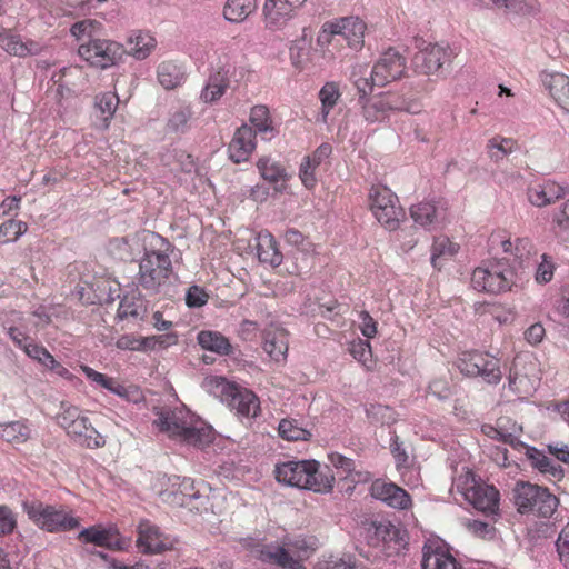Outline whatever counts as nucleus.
<instances>
[{"instance_id": "f257e3e1", "label": "nucleus", "mask_w": 569, "mask_h": 569, "mask_svg": "<svg viewBox=\"0 0 569 569\" xmlns=\"http://www.w3.org/2000/svg\"><path fill=\"white\" fill-rule=\"evenodd\" d=\"M154 413L157 419L153 425L161 432L168 433L170 438L184 445L203 448L213 440L212 428L192 426L186 410L154 408Z\"/></svg>"}, {"instance_id": "f03ea898", "label": "nucleus", "mask_w": 569, "mask_h": 569, "mask_svg": "<svg viewBox=\"0 0 569 569\" xmlns=\"http://www.w3.org/2000/svg\"><path fill=\"white\" fill-rule=\"evenodd\" d=\"M159 240L166 249L146 251L139 262L138 283L150 293L163 292L168 284L177 280L167 252L171 243L163 237H159Z\"/></svg>"}, {"instance_id": "7ed1b4c3", "label": "nucleus", "mask_w": 569, "mask_h": 569, "mask_svg": "<svg viewBox=\"0 0 569 569\" xmlns=\"http://www.w3.org/2000/svg\"><path fill=\"white\" fill-rule=\"evenodd\" d=\"M207 392L227 403L237 415L244 418H256L260 412V400L257 395L224 377H208L203 381Z\"/></svg>"}, {"instance_id": "20e7f679", "label": "nucleus", "mask_w": 569, "mask_h": 569, "mask_svg": "<svg viewBox=\"0 0 569 569\" xmlns=\"http://www.w3.org/2000/svg\"><path fill=\"white\" fill-rule=\"evenodd\" d=\"M517 510L549 519L559 506V499L546 487L529 481H517L512 490Z\"/></svg>"}, {"instance_id": "39448f33", "label": "nucleus", "mask_w": 569, "mask_h": 569, "mask_svg": "<svg viewBox=\"0 0 569 569\" xmlns=\"http://www.w3.org/2000/svg\"><path fill=\"white\" fill-rule=\"evenodd\" d=\"M28 518L40 529L48 532H66L79 527V519L67 512L62 506H52L39 500L22 502Z\"/></svg>"}, {"instance_id": "423d86ee", "label": "nucleus", "mask_w": 569, "mask_h": 569, "mask_svg": "<svg viewBox=\"0 0 569 569\" xmlns=\"http://www.w3.org/2000/svg\"><path fill=\"white\" fill-rule=\"evenodd\" d=\"M516 280V266H510L505 258L491 262L487 267H478L471 274L473 289L492 295L511 290Z\"/></svg>"}, {"instance_id": "0eeeda50", "label": "nucleus", "mask_w": 569, "mask_h": 569, "mask_svg": "<svg viewBox=\"0 0 569 569\" xmlns=\"http://www.w3.org/2000/svg\"><path fill=\"white\" fill-rule=\"evenodd\" d=\"M457 490L475 509L492 515L499 509V491L492 485L480 482L470 471L456 481Z\"/></svg>"}, {"instance_id": "6e6552de", "label": "nucleus", "mask_w": 569, "mask_h": 569, "mask_svg": "<svg viewBox=\"0 0 569 569\" xmlns=\"http://www.w3.org/2000/svg\"><path fill=\"white\" fill-rule=\"evenodd\" d=\"M456 366L463 376L481 378L488 385H498L503 375L498 358L476 350L462 352Z\"/></svg>"}, {"instance_id": "1a4fd4ad", "label": "nucleus", "mask_w": 569, "mask_h": 569, "mask_svg": "<svg viewBox=\"0 0 569 569\" xmlns=\"http://www.w3.org/2000/svg\"><path fill=\"white\" fill-rule=\"evenodd\" d=\"M369 206L378 222L387 230L399 228L405 217L403 209L399 206L398 197L386 186H372L369 192Z\"/></svg>"}, {"instance_id": "9d476101", "label": "nucleus", "mask_w": 569, "mask_h": 569, "mask_svg": "<svg viewBox=\"0 0 569 569\" xmlns=\"http://www.w3.org/2000/svg\"><path fill=\"white\" fill-rule=\"evenodd\" d=\"M127 50L123 44L110 39H89L79 49V56L90 66L107 69L119 63Z\"/></svg>"}, {"instance_id": "9b49d317", "label": "nucleus", "mask_w": 569, "mask_h": 569, "mask_svg": "<svg viewBox=\"0 0 569 569\" xmlns=\"http://www.w3.org/2000/svg\"><path fill=\"white\" fill-rule=\"evenodd\" d=\"M453 58V51L448 44L429 43L421 48L412 57L413 71L423 76L441 72L449 66Z\"/></svg>"}, {"instance_id": "f8f14e48", "label": "nucleus", "mask_w": 569, "mask_h": 569, "mask_svg": "<svg viewBox=\"0 0 569 569\" xmlns=\"http://www.w3.org/2000/svg\"><path fill=\"white\" fill-rule=\"evenodd\" d=\"M407 58L393 48L385 51L371 69V80L377 87L399 80L406 73Z\"/></svg>"}, {"instance_id": "ddd939ff", "label": "nucleus", "mask_w": 569, "mask_h": 569, "mask_svg": "<svg viewBox=\"0 0 569 569\" xmlns=\"http://www.w3.org/2000/svg\"><path fill=\"white\" fill-rule=\"evenodd\" d=\"M421 569H462V567L445 540L430 537L423 542Z\"/></svg>"}, {"instance_id": "4468645a", "label": "nucleus", "mask_w": 569, "mask_h": 569, "mask_svg": "<svg viewBox=\"0 0 569 569\" xmlns=\"http://www.w3.org/2000/svg\"><path fill=\"white\" fill-rule=\"evenodd\" d=\"M137 532V546L142 553H162L173 549L176 540L164 536L150 520H140Z\"/></svg>"}, {"instance_id": "2eb2a0df", "label": "nucleus", "mask_w": 569, "mask_h": 569, "mask_svg": "<svg viewBox=\"0 0 569 569\" xmlns=\"http://www.w3.org/2000/svg\"><path fill=\"white\" fill-rule=\"evenodd\" d=\"M307 0H266L262 13L269 29H280Z\"/></svg>"}, {"instance_id": "dca6fc26", "label": "nucleus", "mask_w": 569, "mask_h": 569, "mask_svg": "<svg viewBox=\"0 0 569 569\" xmlns=\"http://www.w3.org/2000/svg\"><path fill=\"white\" fill-rule=\"evenodd\" d=\"M256 137L253 128L248 123L239 127L228 146L230 160L234 163L246 162L256 150Z\"/></svg>"}, {"instance_id": "f3484780", "label": "nucleus", "mask_w": 569, "mask_h": 569, "mask_svg": "<svg viewBox=\"0 0 569 569\" xmlns=\"http://www.w3.org/2000/svg\"><path fill=\"white\" fill-rule=\"evenodd\" d=\"M370 493L375 499L381 500L395 509L403 510L411 505L409 493L392 482L376 480L371 485Z\"/></svg>"}, {"instance_id": "a211bd4d", "label": "nucleus", "mask_w": 569, "mask_h": 569, "mask_svg": "<svg viewBox=\"0 0 569 569\" xmlns=\"http://www.w3.org/2000/svg\"><path fill=\"white\" fill-rule=\"evenodd\" d=\"M540 81L553 101L569 113V77L560 72L542 71Z\"/></svg>"}, {"instance_id": "6ab92c4d", "label": "nucleus", "mask_w": 569, "mask_h": 569, "mask_svg": "<svg viewBox=\"0 0 569 569\" xmlns=\"http://www.w3.org/2000/svg\"><path fill=\"white\" fill-rule=\"evenodd\" d=\"M410 216L416 224L432 231L441 227L445 220V209L433 201H422L411 206Z\"/></svg>"}, {"instance_id": "aec40b11", "label": "nucleus", "mask_w": 569, "mask_h": 569, "mask_svg": "<svg viewBox=\"0 0 569 569\" xmlns=\"http://www.w3.org/2000/svg\"><path fill=\"white\" fill-rule=\"evenodd\" d=\"M173 502L188 508L190 511H201L206 509L208 497L200 492L196 487L194 480L183 478L179 483L178 490L173 492Z\"/></svg>"}, {"instance_id": "412c9836", "label": "nucleus", "mask_w": 569, "mask_h": 569, "mask_svg": "<svg viewBox=\"0 0 569 569\" xmlns=\"http://www.w3.org/2000/svg\"><path fill=\"white\" fill-rule=\"evenodd\" d=\"M308 467L309 460H289L278 463L274 468L276 480L289 487L303 489Z\"/></svg>"}, {"instance_id": "4be33fe9", "label": "nucleus", "mask_w": 569, "mask_h": 569, "mask_svg": "<svg viewBox=\"0 0 569 569\" xmlns=\"http://www.w3.org/2000/svg\"><path fill=\"white\" fill-rule=\"evenodd\" d=\"M303 489L318 493H328L333 489L335 476L328 467H321L316 460H309L308 476H306Z\"/></svg>"}, {"instance_id": "5701e85b", "label": "nucleus", "mask_w": 569, "mask_h": 569, "mask_svg": "<svg viewBox=\"0 0 569 569\" xmlns=\"http://www.w3.org/2000/svg\"><path fill=\"white\" fill-rule=\"evenodd\" d=\"M67 435L74 443L89 449L102 448L106 445L104 437L97 431L88 417L76 422Z\"/></svg>"}, {"instance_id": "b1692460", "label": "nucleus", "mask_w": 569, "mask_h": 569, "mask_svg": "<svg viewBox=\"0 0 569 569\" xmlns=\"http://www.w3.org/2000/svg\"><path fill=\"white\" fill-rule=\"evenodd\" d=\"M258 559L283 569H305L300 560L293 558L283 546L278 543L263 545L258 550Z\"/></svg>"}, {"instance_id": "393cba45", "label": "nucleus", "mask_w": 569, "mask_h": 569, "mask_svg": "<svg viewBox=\"0 0 569 569\" xmlns=\"http://www.w3.org/2000/svg\"><path fill=\"white\" fill-rule=\"evenodd\" d=\"M78 538L84 543H92L97 547H106L112 550L122 549L117 531L112 528L91 526L82 529Z\"/></svg>"}, {"instance_id": "a878e982", "label": "nucleus", "mask_w": 569, "mask_h": 569, "mask_svg": "<svg viewBox=\"0 0 569 569\" xmlns=\"http://www.w3.org/2000/svg\"><path fill=\"white\" fill-rule=\"evenodd\" d=\"M0 46L9 54L19 58L36 56L41 51L38 42L32 40L23 41L19 34L7 30L0 32Z\"/></svg>"}, {"instance_id": "bb28decb", "label": "nucleus", "mask_w": 569, "mask_h": 569, "mask_svg": "<svg viewBox=\"0 0 569 569\" xmlns=\"http://www.w3.org/2000/svg\"><path fill=\"white\" fill-rule=\"evenodd\" d=\"M257 169L261 178L272 186L276 193L286 189L288 173L279 162L269 157H262L257 161Z\"/></svg>"}, {"instance_id": "cd10ccee", "label": "nucleus", "mask_w": 569, "mask_h": 569, "mask_svg": "<svg viewBox=\"0 0 569 569\" xmlns=\"http://www.w3.org/2000/svg\"><path fill=\"white\" fill-rule=\"evenodd\" d=\"M257 256L261 263L272 268L282 263L283 256L279 250L274 237L267 230L260 231L257 236Z\"/></svg>"}, {"instance_id": "c85d7f7f", "label": "nucleus", "mask_w": 569, "mask_h": 569, "mask_svg": "<svg viewBox=\"0 0 569 569\" xmlns=\"http://www.w3.org/2000/svg\"><path fill=\"white\" fill-rule=\"evenodd\" d=\"M399 529L389 520H373L366 529V539L372 547L381 543L396 541L399 538Z\"/></svg>"}, {"instance_id": "c756f323", "label": "nucleus", "mask_w": 569, "mask_h": 569, "mask_svg": "<svg viewBox=\"0 0 569 569\" xmlns=\"http://www.w3.org/2000/svg\"><path fill=\"white\" fill-rule=\"evenodd\" d=\"M566 194L565 188L559 183L548 180L528 190V199L536 207L548 206Z\"/></svg>"}, {"instance_id": "7c9ffc66", "label": "nucleus", "mask_w": 569, "mask_h": 569, "mask_svg": "<svg viewBox=\"0 0 569 569\" xmlns=\"http://www.w3.org/2000/svg\"><path fill=\"white\" fill-rule=\"evenodd\" d=\"M197 342L203 350L219 356H231L234 353V348L229 339L219 331L201 330L197 335Z\"/></svg>"}, {"instance_id": "2f4dec72", "label": "nucleus", "mask_w": 569, "mask_h": 569, "mask_svg": "<svg viewBox=\"0 0 569 569\" xmlns=\"http://www.w3.org/2000/svg\"><path fill=\"white\" fill-rule=\"evenodd\" d=\"M527 459L533 469L553 480H561L565 476L562 467L536 447H527Z\"/></svg>"}, {"instance_id": "473e14b6", "label": "nucleus", "mask_w": 569, "mask_h": 569, "mask_svg": "<svg viewBox=\"0 0 569 569\" xmlns=\"http://www.w3.org/2000/svg\"><path fill=\"white\" fill-rule=\"evenodd\" d=\"M249 121L256 134H260L262 140H271L278 134V130L272 123L269 109L263 104L251 108Z\"/></svg>"}, {"instance_id": "72a5a7b5", "label": "nucleus", "mask_w": 569, "mask_h": 569, "mask_svg": "<svg viewBox=\"0 0 569 569\" xmlns=\"http://www.w3.org/2000/svg\"><path fill=\"white\" fill-rule=\"evenodd\" d=\"M229 83V70L219 68L210 73L207 84L201 91V99L207 103L217 101L224 94Z\"/></svg>"}, {"instance_id": "f704fd0d", "label": "nucleus", "mask_w": 569, "mask_h": 569, "mask_svg": "<svg viewBox=\"0 0 569 569\" xmlns=\"http://www.w3.org/2000/svg\"><path fill=\"white\" fill-rule=\"evenodd\" d=\"M146 315V300L140 295H124L120 300L117 310V318L120 320L130 319L132 321H140L144 319Z\"/></svg>"}, {"instance_id": "c9c22d12", "label": "nucleus", "mask_w": 569, "mask_h": 569, "mask_svg": "<svg viewBox=\"0 0 569 569\" xmlns=\"http://www.w3.org/2000/svg\"><path fill=\"white\" fill-rule=\"evenodd\" d=\"M156 39L142 31L133 32L127 40L126 54H131L137 60H144L156 48Z\"/></svg>"}, {"instance_id": "e433bc0d", "label": "nucleus", "mask_w": 569, "mask_h": 569, "mask_svg": "<svg viewBox=\"0 0 569 569\" xmlns=\"http://www.w3.org/2000/svg\"><path fill=\"white\" fill-rule=\"evenodd\" d=\"M496 8L509 16L529 17L540 11L538 0H489Z\"/></svg>"}, {"instance_id": "4c0bfd02", "label": "nucleus", "mask_w": 569, "mask_h": 569, "mask_svg": "<svg viewBox=\"0 0 569 569\" xmlns=\"http://www.w3.org/2000/svg\"><path fill=\"white\" fill-rule=\"evenodd\" d=\"M157 76L159 83L166 89L171 90L180 86L186 79V72L182 66L173 61H163L158 66Z\"/></svg>"}, {"instance_id": "58836bf2", "label": "nucleus", "mask_w": 569, "mask_h": 569, "mask_svg": "<svg viewBox=\"0 0 569 569\" xmlns=\"http://www.w3.org/2000/svg\"><path fill=\"white\" fill-rule=\"evenodd\" d=\"M258 8L257 0H227L223 8V17L229 22H243Z\"/></svg>"}, {"instance_id": "ea45409f", "label": "nucleus", "mask_w": 569, "mask_h": 569, "mask_svg": "<svg viewBox=\"0 0 569 569\" xmlns=\"http://www.w3.org/2000/svg\"><path fill=\"white\" fill-rule=\"evenodd\" d=\"M361 108V116L368 123L383 122L389 118V112L380 94L358 100Z\"/></svg>"}, {"instance_id": "a19ab883", "label": "nucleus", "mask_w": 569, "mask_h": 569, "mask_svg": "<svg viewBox=\"0 0 569 569\" xmlns=\"http://www.w3.org/2000/svg\"><path fill=\"white\" fill-rule=\"evenodd\" d=\"M119 98L113 92H104L97 94L94 98V108L97 117L101 120V127L108 128L110 120L117 110Z\"/></svg>"}, {"instance_id": "79ce46f5", "label": "nucleus", "mask_w": 569, "mask_h": 569, "mask_svg": "<svg viewBox=\"0 0 569 569\" xmlns=\"http://www.w3.org/2000/svg\"><path fill=\"white\" fill-rule=\"evenodd\" d=\"M501 247L505 253H511L515 257V262L519 267H523L529 260L530 256L535 253V246L529 238H517L515 242L503 240Z\"/></svg>"}, {"instance_id": "37998d69", "label": "nucleus", "mask_w": 569, "mask_h": 569, "mask_svg": "<svg viewBox=\"0 0 569 569\" xmlns=\"http://www.w3.org/2000/svg\"><path fill=\"white\" fill-rule=\"evenodd\" d=\"M387 111L390 112H408L416 114L420 111V106L416 100L406 98L403 94L396 92L380 93Z\"/></svg>"}, {"instance_id": "c03bdc74", "label": "nucleus", "mask_w": 569, "mask_h": 569, "mask_svg": "<svg viewBox=\"0 0 569 569\" xmlns=\"http://www.w3.org/2000/svg\"><path fill=\"white\" fill-rule=\"evenodd\" d=\"M365 31L366 24L361 19L357 17L342 18V37L348 41L349 47H361Z\"/></svg>"}, {"instance_id": "a18cd8bd", "label": "nucleus", "mask_w": 569, "mask_h": 569, "mask_svg": "<svg viewBox=\"0 0 569 569\" xmlns=\"http://www.w3.org/2000/svg\"><path fill=\"white\" fill-rule=\"evenodd\" d=\"M458 250L459 246L451 242L447 237L436 238L431 249L432 267L440 270L442 267L441 260L453 257Z\"/></svg>"}, {"instance_id": "49530a36", "label": "nucleus", "mask_w": 569, "mask_h": 569, "mask_svg": "<svg viewBox=\"0 0 569 569\" xmlns=\"http://www.w3.org/2000/svg\"><path fill=\"white\" fill-rule=\"evenodd\" d=\"M339 86L336 82H326L319 91V99L321 101V118L320 121L327 122V118L333 107L340 99Z\"/></svg>"}, {"instance_id": "de8ad7c7", "label": "nucleus", "mask_w": 569, "mask_h": 569, "mask_svg": "<svg viewBox=\"0 0 569 569\" xmlns=\"http://www.w3.org/2000/svg\"><path fill=\"white\" fill-rule=\"evenodd\" d=\"M30 429L20 421L0 423V438L7 442L21 443L29 439Z\"/></svg>"}, {"instance_id": "09e8293b", "label": "nucleus", "mask_w": 569, "mask_h": 569, "mask_svg": "<svg viewBox=\"0 0 569 569\" xmlns=\"http://www.w3.org/2000/svg\"><path fill=\"white\" fill-rule=\"evenodd\" d=\"M516 144V141L511 138L496 136L487 143L488 156L492 161L498 162L510 154Z\"/></svg>"}, {"instance_id": "8fccbe9b", "label": "nucleus", "mask_w": 569, "mask_h": 569, "mask_svg": "<svg viewBox=\"0 0 569 569\" xmlns=\"http://www.w3.org/2000/svg\"><path fill=\"white\" fill-rule=\"evenodd\" d=\"M279 436L288 441L308 440L311 433L296 419H282L278 427Z\"/></svg>"}, {"instance_id": "3c124183", "label": "nucleus", "mask_w": 569, "mask_h": 569, "mask_svg": "<svg viewBox=\"0 0 569 569\" xmlns=\"http://www.w3.org/2000/svg\"><path fill=\"white\" fill-rule=\"evenodd\" d=\"M263 350L274 361L284 360L288 351V345L284 340L283 333L277 336L276 333H268L263 342Z\"/></svg>"}, {"instance_id": "603ef678", "label": "nucleus", "mask_w": 569, "mask_h": 569, "mask_svg": "<svg viewBox=\"0 0 569 569\" xmlns=\"http://www.w3.org/2000/svg\"><path fill=\"white\" fill-rule=\"evenodd\" d=\"M84 417L86 416L81 415L78 407L68 402H61L60 412L57 415V421L58 425L68 433L76 422H79V420Z\"/></svg>"}, {"instance_id": "864d4df0", "label": "nucleus", "mask_w": 569, "mask_h": 569, "mask_svg": "<svg viewBox=\"0 0 569 569\" xmlns=\"http://www.w3.org/2000/svg\"><path fill=\"white\" fill-rule=\"evenodd\" d=\"M192 111L188 106L176 108L169 116L167 128L171 132H184L188 129V122Z\"/></svg>"}, {"instance_id": "5fc2aeb1", "label": "nucleus", "mask_w": 569, "mask_h": 569, "mask_svg": "<svg viewBox=\"0 0 569 569\" xmlns=\"http://www.w3.org/2000/svg\"><path fill=\"white\" fill-rule=\"evenodd\" d=\"M348 350L350 355L353 357V359H356L366 367H368V365L372 361L371 345L368 340H363L360 338L352 340L349 343Z\"/></svg>"}, {"instance_id": "6e6d98bb", "label": "nucleus", "mask_w": 569, "mask_h": 569, "mask_svg": "<svg viewBox=\"0 0 569 569\" xmlns=\"http://www.w3.org/2000/svg\"><path fill=\"white\" fill-rule=\"evenodd\" d=\"M27 229L26 222L9 219L0 226V237H3L6 241H16Z\"/></svg>"}, {"instance_id": "4d7b16f0", "label": "nucleus", "mask_w": 569, "mask_h": 569, "mask_svg": "<svg viewBox=\"0 0 569 569\" xmlns=\"http://www.w3.org/2000/svg\"><path fill=\"white\" fill-rule=\"evenodd\" d=\"M555 272V263L552 261V258L543 253L541 256V261L538 263L536 269L535 279L538 283H548L552 280Z\"/></svg>"}, {"instance_id": "13d9d810", "label": "nucleus", "mask_w": 569, "mask_h": 569, "mask_svg": "<svg viewBox=\"0 0 569 569\" xmlns=\"http://www.w3.org/2000/svg\"><path fill=\"white\" fill-rule=\"evenodd\" d=\"M209 299V295L202 287L197 284H192L188 288L186 292V303L189 308H200L203 307Z\"/></svg>"}, {"instance_id": "bf43d9fd", "label": "nucleus", "mask_w": 569, "mask_h": 569, "mask_svg": "<svg viewBox=\"0 0 569 569\" xmlns=\"http://www.w3.org/2000/svg\"><path fill=\"white\" fill-rule=\"evenodd\" d=\"M556 548L561 563L569 569V523L561 530L556 541Z\"/></svg>"}, {"instance_id": "052dcab7", "label": "nucleus", "mask_w": 569, "mask_h": 569, "mask_svg": "<svg viewBox=\"0 0 569 569\" xmlns=\"http://www.w3.org/2000/svg\"><path fill=\"white\" fill-rule=\"evenodd\" d=\"M24 352L44 367H47L48 363H53L52 355L44 347L33 343L32 341L28 342L24 347Z\"/></svg>"}, {"instance_id": "680f3d73", "label": "nucleus", "mask_w": 569, "mask_h": 569, "mask_svg": "<svg viewBox=\"0 0 569 569\" xmlns=\"http://www.w3.org/2000/svg\"><path fill=\"white\" fill-rule=\"evenodd\" d=\"M17 527L13 511L7 506H0V537L11 533Z\"/></svg>"}, {"instance_id": "e2e57ef3", "label": "nucleus", "mask_w": 569, "mask_h": 569, "mask_svg": "<svg viewBox=\"0 0 569 569\" xmlns=\"http://www.w3.org/2000/svg\"><path fill=\"white\" fill-rule=\"evenodd\" d=\"M311 163L310 157H306L300 164L299 177L301 179L302 184L307 189H312L316 186L317 179L315 177V168Z\"/></svg>"}, {"instance_id": "0e129e2a", "label": "nucleus", "mask_w": 569, "mask_h": 569, "mask_svg": "<svg viewBox=\"0 0 569 569\" xmlns=\"http://www.w3.org/2000/svg\"><path fill=\"white\" fill-rule=\"evenodd\" d=\"M351 78L353 79V84L357 88L359 94L358 100H362V98H369V94H371L373 87L377 86L371 80V74L369 77H357L356 71H353Z\"/></svg>"}, {"instance_id": "69168bd1", "label": "nucleus", "mask_w": 569, "mask_h": 569, "mask_svg": "<svg viewBox=\"0 0 569 569\" xmlns=\"http://www.w3.org/2000/svg\"><path fill=\"white\" fill-rule=\"evenodd\" d=\"M98 24L96 20H82L73 23L70 28V33L76 37L77 39H80L84 36H88L90 39H94L92 37V30Z\"/></svg>"}, {"instance_id": "338daca9", "label": "nucleus", "mask_w": 569, "mask_h": 569, "mask_svg": "<svg viewBox=\"0 0 569 569\" xmlns=\"http://www.w3.org/2000/svg\"><path fill=\"white\" fill-rule=\"evenodd\" d=\"M318 569H358L355 561L331 556L328 560L318 563Z\"/></svg>"}, {"instance_id": "774afa93", "label": "nucleus", "mask_w": 569, "mask_h": 569, "mask_svg": "<svg viewBox=\"0 0 569 569\" xmlns=\"http://www.w3.org/2000/svg\"><path fill=\"white\" fill-rule=\"evenodd\" d=\"M361 320L360 330L361 333L367 338H373L377 333V322L370 316V313L366 310H362L359 315Z\"/></svg>"}]
</instances>
